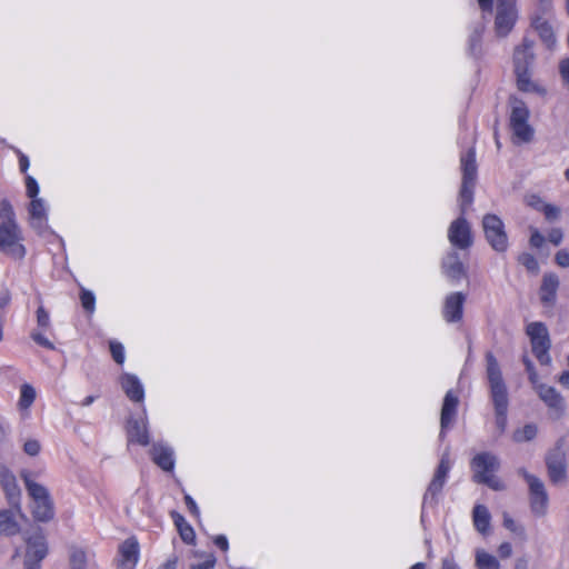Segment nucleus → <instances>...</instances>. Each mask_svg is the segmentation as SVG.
<instances>
[{"label": "nucleus", "instance_id": "38", "mask_svg": "<svg viewBox=\"0 0 569 569\" xmlns=\"http://www.w3.org/2000/svg\"><path fill=\"white\" fill-rule=\"evenodd\" d=\"M507 412L508 410H495V423L498 435H502L507 428Z\"/></svg>", "mask_w": 569, "mask_h": 569}, {"label": "nucleus", "instance_id": "56", "mask_svg": "<svg viewBox=\"0 0 569 569\" xmlns=\"http://www.w3.org/2000/svg\"><path fill=\"white\" fill-rule=\"evenodd\" d=\"M214 545L220 548L222 551H227L229 548L228 540L226 536L219 535L214 538Z\"/></svg>", "mask_w": 569, "mask_h": 569}, {"label": "nucleus", "instance_id": "31", "mask_svg": "<svg viewBox=\"0 0 569 569\" xmlns=\"http://www.w3.org/2000/svg\"><path fill=\"white\" fill-rule=\"evenodd\" d=\"M538 432V428L533 423H528L522 428L513 431L512 439L515 442H526L532 440Z\"/></svg>", "mask_w": 569, "mask_h": 569}, {"label": "nucleus", "instance_id": "28", "mask_svg": "<svg viewBox=\"0 0 569 569\" xmlns=\"http://www.w3.org/2000/svg\"><path fill=\"white\" fill-rule=\"evenodd\" d=\"M31 223L34 228H42L46 220L44 201L40 198H32L29 207Z\"/></svg>", "mask_w": 569, "mask_h": 569}, {"label": "nucleus", "instance_id": "19", "mask_svg": "<svg viewBox=\"0 0 569 569\" xmlns=\"http://www.w3.org/2000/svg\"><path fill=\"white\" fill-rule=\"evenodd\" d=\"M458 397L452 391H448L445 396L441 415H440V438L445 437V429L452 425L457 415Z\"/></svg>", "mask_w": 569, "mask_h": 569}, {"label": "nucleus", "instance_id": "46", "mask_svg": "<svg viewBox=\"0 0 569 569\" xmlns=\"http://www.w3.org/2000/svg\"><path fill=\"white\" fill-rule=\"evenodd\" d=\"M526 202L528 206H530L531 208H533L535 210L540 211V212H542V208L546 207V204H547V202H545L537 194L528 196L526 199Z\"/></svg>", "mask_w": 569, "mask_h": 569}, {"label": "nucleus", "instance_id": "33", "mask_svg": "<svg viewBox=\"0 0 569 569\" xmlns=\"http://www.w3.org/2000/svg\"><path fill=\"white\" fill-rule=\"evenodd\" d=\"M36 399V390L30 385H22L19 406L21 409H28Z\"/></svg>", "mask_w": 569, "mask_h": 569}, {"label": "nucleus", "instance_id": "4", "mask_svg": "<svg viewBox=\"0 0 569 569\" xmlns=\"http://www.w3.org/2000/svg\"><path fill=\"white\" fill-rule=\"evenodd\" d=\"M487 378L495 410H508L509 398L499 363L491 352L486 355Z\"/></svg>", "mask_w": 569, "mask_h": 569}, {"label": "nucleus", "instance_id": "20", "mask_svg": "<svg viewBox=\"0 0 569 569\" xmlns=\"http://www.w3.org/2000/svg\"><path fill=\"white\" fill-rule=\"evenodd\" d=\"M559 278L556 273H545L542 277L539 296L545 306H553L559 288Z\"/></svg>", "mask_w": 569, "mask_h": 569}, {"label": "nucleus", "instance_id": "39", "mask_svg": "<svg viewBox=\"0 0 569 569\" xmlns=\"http://www.w3.org/2000/svg\"><path fill=\"white\" fill-rule=\"evenodd\" d=\"M71 569H84L86 553L82 550H76L70 557Z\"/></svg>", "mask_w": 569, "mask_h": 569}, {"label": "nucleus", "instance_id": "6", "mask_svg": "<svg viewBox=\"0 0 569 569\" xmlns=\"http://www.w3.org/2000/svg\"><path fill=\"white\" fill-rule=\"evenodd\" d=\"M527 335L531 340L532 352L541 366H549L551 358L549 356L550 339L548 329L542 322H531L527 326Z\"/></svg>", "mask_w": 569, "mask_h": 569}, {"label": "nucleus", "instance_id": "10", "mask_svg": "<svg viewBox=\"0 0 569 569\" xmlns=\"http://www.w3.org/2000/svg\"><path fill=\"white\" fill-rule=\"evenodd\" d=\"M0 251L13 259H22L24 247L20 243L17 224L0 223Z\"/></svg>", "mask_w": 569, "mask_h": 569}, {"label": "nucleus", "instance_id": "32", "mask_svg": "<svg viewBox=\"0 0 569 569\" xmlns=\"http://www.w3.org/2000/svg\"><path fill=\"white\" fill-rule=\"evenodd\" d=\"M517 76L518 88L521 91L530 92L536 90V84L531 82L529 70H515Z\"/></svg>", "mask_w": 569, "mask_h": 569}, {"label": "nucleus", "instance_id": "17", "mask_svg": "<svg viewBox=\"0 0 569 569\" xmlns=\"http://www.w3.org/2000/svg\"><path fill=\"white\" fill-rule=\"evenodd\" d=\"M0 485L9 499L10 505L20 511V489L14 475L6 467H0Z\"/></svg>", "mask_w": 569, "mask_h": 569}, {"label": "nucleus", "instance_id": "14", "mask_svg": "<svg viewBox=\"0 0 569 569\" xmlns=\"http://www.w3.org/2000/svg\"><path fill=\"white\" fill-rule=\"evenodd\" d=\"M466 296L462 292L448 295L443 302L442 316L447 322H458L462 319Z\"/></svg>", "mask_w": 569, "mask_h": 569}, {"label": "nucleus", "instance_id": "45", "mask_svg": "<svg viewBox=\"0 0 569 569\" xmlns=\"http://www.w3.org/2000/svg\"><path fill=\"white\" fill-rule=\"evenodd\" d=\"M40 442L36 439H29L24 442L23 450L29 456H37L40 452Z\"/></svg>", "mask_w": 569, "mask_h": 569}, {"label": "nucleus", "instance_id": "59", "mask_svg": "<svg viewBox=\"0 0 569 569\" xmlns=\"http://www.w3.org/2000/svg\"><path fill=\"white\" fill-rule=\"evenodd\" d=\"M441 569H460L455 562L452 557H447L442 560Z\"/></svg>", "mask_w": 569, "mask_h": 569}, {"label": "nucleus", "instance_id": "23", "mask_svg": "<svg viewBox=\"0 0 569 569\" xmlns=\"http://www.w3.org/2000/svg\"><path fill=\"white\" fill-rule=\"evenodd\" d=\"M121 387L130 400L136 402L143 400V387L136 376L129 373L123 375L121 377Z\"/></svg>", "mask_w": 569, "mask_h": 569}, {"label": "nucleus", "instance_id": "18", "mask_svg": "<svg viewBox=\"0 0 569 569\" xmlns=\"http://www.w3.org/2000/svg\"><path fill=\"white\" fill-rule=\"evenodd\" d=\"M535 41L525 37L522 43L516 47L513 52L515 70H529L535 60Z\"/></svg>", "mask_w": 569, "mask_h": 569}, {"label": "nucleus", "instance_id": "55", "mask_svg": "<svg viewBox=\"0 0 569 569\" xmlns=\"http://www.w3.org/2000/svg\"><path fill=\"white\" fill-rule=\"evenodd\" d=\"M498 552L501 558H509L512 552L511 545L509 542L501 543L499 546Z\"/></svg>", "mask_w": 569, "mask_h": 569}, {"label": "nucleus", "instance_id": "30", "mask_svg": "<svg viewBox=\"0 0 569 569\" xmlns=\"http://www.w3.org/2000/svg\"><path fill=\"white\" fill-rule=\"evenodd\" d=\"M476 566L478 569H499L500 568V563L496 559V557L483 551V550L477 551Z\"/></svg>", "mask_w": 569, "mask_h": 569}, {"label": "nucleus", "instance_id": "50", "mask_svg": "<svg viewBox=\"0 0 569 569\" xmlns=\"http://www.w3.org/2000/svg\"><path fill=\"white\" fill-rule=\"evenodd\" d=\"M529 242L532 247L540 248L545 242V238L537 229H535L532 230Z\"/></svg>", "mask_w": 569, "mask_h": 569}, {"label": "nucleus", "instance_id": "22", "mask_svg": "<svg viewBox=\"0 0 569 569\" xmlns=\"http://www.w3.org/2000/svg\"><path fill=\"white\" fill-rule=\"evenodd\" d=\"M537 395L550 409L562 412L565 410L563 398L556 388L543 385L537 387Z\"/></svg>", "mask_w": 569, "mask_h": 569}, {"label": "nucleus", "instance_id": "9", "mask_svg": "<svg viewBox=\"0 0 569 569\" xmlns=\"http://www.w3.org/2000/svg\"><path fill=\"white\" fill-rule=\"evenodd\" d=\"M450 468L451 463L449 459V452L446 451L441 456L439 465L423 496V506L428 503L435 506L437 503V496L441 492L446 483Z\"/></svg>", "mask_w": 569, "mask_h": 569}, {"label": "nucleus", "instance_id": "15", "mask_svg": "<svg viewBox=\"0 0 569 569\" xmlns=\"http://www.w3.org/2000/svg\"><path fill=\"white\" fill-rule=\"evenodd\" d=\"M139 558V543L134 537L126 539L119 547V569H133Z\"/></svg>", "mask_w": 569, "mask_h": 569}, {"label": "nucleus", "instance_id": "60", "mask_svg": "<svg viewBox=\"0 0 569 569\" xmlns=\"http://www.w3.org/2000/svg\"><path fill=\"white\" fill-rule=\"evenodd\" d=\"M11 300L10 292L8 290H3L0 292V308H4L9 305Z\"/></svg>", "mask_w": 569, "mask_h": 569}, {"label": "nucleus", "instance_id": "63", "mask_svg": "<svg viewBox=\"0 0 569 569\" xmlns=\"http://www.w3.org/2000/svg\"><path fill=\"white\" fill-rule=\"evenodd\" d=\"M515 569H528V562L526 559L520 558L515 563Z\"/></svg>", "mask_w": 569, "mask_h": 569}, {"label": "nucleus", "instance_id": "13", "mask_svg": "<svg viewBox=\"0 0 569 569\" xmlns=\"http://www.w3.org/2000/svg\"><path fill=\"white\" fill-rule=\"evenodd\" d=\"M443 274L453 283L467 277V269L456 251H450L442 260Z\"/></svg>", "mask_w": 569, "mask_h": 569}, {"label": "nucleus", "instance_id": "37", "mask_svg": "<svg viewBox=\"0 0 569 569\" xmlns=\"http://www.w3.org/2000/svg\"><path fill=\"white\" fill-rule=\"evenodd\" d=\"M80 300L83 309L90 313L94 311L96 299L91 291L82 289Z\"/></svg>", "mask_w": 569, "mask_h": 569}, {"label": "nucleus", "instance_id": "25", "mask_svg": "<svg viewBox=\"0 0 569 569\" xmlns=\"http://www.w3.org/2000/svg\"><path fill=\"white\" fill-rule=\"evenodd\" d=\"M128 436L130 441H136L141 446L149 443V433L147 422L143 420H133L129 422Z\"/></svg>", "mask_w": 569, "mask_h": 569}, {"label": "nucleus", "instance_id": "3", "mask_svg": "<svg viewBox=\"0 0 569 569\" xmlns=\"http://www.w3.org/2000/svg\"><path fill=\"white\" fill-rule=\"evenodd\" d=\"M29 496L32 498V515L37 521L48 522L54 517L53 501L47 488L22 473Z\"/></svg>", "mask_w": 569, "mask_h": 569}, {"label": "nucleus", "instance_id": "57", "mask_svg": "<svg viewBox=\"0 0 569 569\" xmlns=\"http://www.w3.org/2000/svg\"><path fill=\"white\" fill-rule=\"evenodd\" d=\"M528 376H529V381L531 382L532 388L535 389V391H537V387L538 386H543L545 385V383L539 382L538 373H537L536 370L529 371Z\"/></svg>", "mask_w": 569, "mask_h": 569}, {"label": "nucleus", "instance_id": "51", "mask_svg": "<svg viewBox=\"0 0 569 569\" xmlns=\"http://www.w3.org/2000/svg\"><path fill=\"white\" fill-rule=\"evenodd\" d=\"M563 238L562 231L560 229H552L548 234V240L553 243L555 246H558L561 243Z\"/></svg>", "mask_w": 569, "mask_h": 569}, {"label": "nucleus", "instance_id": "12", "mask_svg": "<svg viewBox=\"0 0 569 569\" xmlns=\"http://www.w3.org/2000/svg\"><path fill=\"white\" fill-rule=\"evenodd\" d=\"M48 552L44 537L36 535L27 539V551L24 556L26 569H40V562L46 558Z\"/></svg>", "mask_w": 569, "mask_h": 569}, {"label": "nucleus", "instance_id": "2", "mask_svg": "<svg viewBox=\"0 0 569 569\" xmlns=\"http://www.w3.org/2000/svg\"><path fill=\"white\" fill-rule=\"evenodd\" d=\"M499 459L495 455L489 452L478 453L471 461L473 481L487 485L497 491L503 490V482L493 475L499 469Z\"/></svg>", "mask_w": 569, "mask_h": 569}, {"label": "nucleus", "instance_id": "5", "mask_svg": "<svg viewBox=\"0 0 569 569\" xmlns=\"http://www.w3.org/2000/svg\"><path fill=\"white\" fill-rule=\"evenodd\" d=\"M518 473L522 476L528 483L531 512L537 517L546 516L549 498L543 482L523 468L519 469Z\"/></svg>", "mask_w": 569, "mask_h": 569}, {"label": "nucleus", "instance_id": "11", "mask_svg": "<svg viewBox=\"0 0 569 569\" xmlns=\"http://www.w3.org/2000/svg\"><path fill=\"white\" fill-rule=\"evenodd\" d=\"M518 19L516 3H498L495 17V31L497 37L505 38L513 29Z\"/></svg>", "mask_w": 569, "mask_h": 569}, {"label": "nucleus", "instance_id": "53", "mask_svg": "<svg viewBox=\"0 0 569 569\" xmlns=\"http://www.w3.org/2000/svg\"><path fill=\"white\" fill-rule=\"evenodd\" d=\"M538 10L541 14L549 13L552 10V0H538Z\"/></svg>", "mask_w": 569, "mask_h": 569}, {"label": "nucleus", "instance_id": "35", "mask_svg": "<svg viewBox=\"0 0 569 569\" xmlns=\"http://www.w3.org/2000/svg\"><path fill=\"white\" fill-rule=\"evenodd\" d=\"M0 218L2 220L1 223L17 224L13 208L7 199L0 201Z\"/></svg>", "mask_w": 569, "mask_h": 569}, {"label": "nucleus", "instance_id": "43", "mask_svg": "<svg viewBox=\"0 0 569 569\" xmlns=\"http://www.w3.org/2000/svg\"><path fill=\"white\" fill-rule=\"evenodd\" d=\"M542 213L548 221H555L559 219L561 209L555 204L547 203L546 207L542 208Z\"/></svg>", "mask_w": 569, "mask_h": 569}, {"label": "nucleus", "instance_id": "16", "mask_svg": "<svg viewBox=\"0 0 569 569\" xmlns=\"http://www.w3.org/2000/svg\"><path fill=\"white\" fill-rule=\"evenodd\" d=\"M548 477L553 485L562 486L567 482L565 458L560 453H550L546 458Z\"/></svg>", "mask_w": 569, "mask_h": 569}, {"label": "nucleus", "instance_id": "47", "mask_svg": "<svg viewBox=\"0 0 569 569\" xmlns=\"http://www.w3.org/2000/svg\"><path fill=\"white\" fill-rule=\"evenodd\" d=\"M26 189L29 198H36L39 192L38 183L31 176H27L26 178Z\"/></svg>", "mask_w": 569, "mask_h": 569}, {"label": "nucleus", "instance_id": "24", "mask_svg": "<svg viewBox=\"0 0 569 569\" xmlns=\"http://www.w3.org/2000/svg\"><path fill=\"white\" fill-rule=\"evenodd\" d=\"M531 26L538 32L541 41L549 48L552 49L557 42L555 32L550 23L545 20L540 14L532 18Z\"/></svg>", "mask_w": 569, "mask_h": 569}, {"label": "nucleus", "instance_id": "26", "mask_svg": "<svg viewBox=\"0 0 569 569\" xmlns=\"http://www.w3.org/2000/svg\"><path fill=\"white\" fill-rule=\"evenodd\" d=\"M20 526L16 521L12 512L10 510H1L0 511V535L1 536H14L19 533Z\"/></svg>", "mask_w": 569, "mask_h": 569}, {"label": "nucleus", "instance_id": "48", "mask_svg": "<svg viewBox=\"0 0 569 569\" xmlns=\"http://www.w3.org/2000/svg\"><path fill=\"white\" fill-rule=\"evenodd\" d=\"M555 260L562 268L569 267V251L565 249L559 250L555 256Z\"/></svg>", "mask_w": 569, "mask_h": 569}, {"label": "nucleus", "instance_id": "62", "mask_svg": "<svg viewBox=\"0 0 569 569\" xmlns=\"http://www.w3.org/2000/svg\"><path fill=\"white\" fill-rule=\"evenodd\" d=\"M158 569H177V560L169 559L162 566H160Z\"/></svg>", "mask_w": 569, "mask_h": 569}, {"label": "nucleus", "instance_id": "64", "mask_svg": "<svg viewBox=\"0 0 569 569\" xmlns=\"http://www.w3.org/2000/svg\"><path fill=\"white\" fill-rule=\"evenodd\" d=\"M559 382L563 386L569 385V371H563L559 377Z\"/></svg>", "mask_w": 569, "mask_h": 569}, {"label": "nucleus", "instance_id": "58", "mask_svg": "<svg viewBox=\"0 0 569 569\" xmlns=\"http://www.w3.org/2000/svg\"><path fill=\"white\" fill-rule=\"evenodd\" d=\"M19 166H20V170L21 172H27L28 168H29V159L26 154L19 152Z\"/></svg>", "mask_w": 569, "mask_h": 569}, {"label": "nucleus", "instance_id": "42", "mask_svg": "<svg viewBox=\"0 0 569 569\" xmlns=\"http://www.w3.org/2000/svg\"><path fill=\"white\" fill-rule=\"evenodd\" d=\"M502 517L505 528L520 536L525 533L523 527L518 526L508 512H503Z\"/></svg>", "mask_w": 569, "mask_h": 569}, {"label": "nucleus", "instance_id": "61", "mask_svg": "<svg viewBox=\"0 0 569 569\" xmlns=\"http://www.w3.org/2000/svg\"><path fill=\"white\" fill-rule=\"evenodd\" d=\"M477 1H478V4H479V8L482 11H487V12H491L492 11L493 0H477Z\"/></svg>", "mask_w": 569, "mask_h": 569}, {"label": "nucleus", "instance_id": "1", "mask_svg": "<svg viewBox=\"0 0 569 569\" xmlns=\"http://www.w3.org/2000/svg\"><path fill=\"white\" fill-rule=\"evenodd\" d=\"M460 163L462 171V182L459 192L461 217L450 223L448 239L453 247L466 250L472 244L470 224L463 216L473 201V190L477 181L478 167L473 148L461 154Z\"/></svg>", "mask_w": 569, "mask_h": 569}, {"label": "nucleus", "instance_id": "36", "mask_svg": "<svg viewBox=\"0 0 569 569\" xmlns=\"http://www.w3.org/2000/svg\"><path fill=\"white\" fill-rule=\"evenodd\" d=\"M518 261L530 272L537 273L539 271L538 261L531 253H521L518 258Z\"/></svg>", "mask_w": 569, "mask_h": 569}, {"label": "nucleus", "instance_id": "29", "mask_svg": "<svg viewBox=\"0 0 569 569\" xmlns=\"http://www.w3.org/2000/svg\"><path fill=\"white\" fill-rule=\"evenodd\" d=\"M472 518L475 527L479 532L486 533L489 530L491 516L487 507L482 505L475 506Z\"/></svg>", "mask_w": 569, "mask_h": 569}, {"label": "nucleus", "instance_id": "40", "mask_svg": "<svg viewBox=\"0 0 569 569\" xmlns=\"http://www.w3.org/2000/svg\"><path fill=\"white\" fill-rule=\"evenodd\" d=\"M31 338L36 343H38L39 346H41L43 348H47L49 350L54 349V345L51 341H49V339L47 337L43 336L41 330H33L31 332Z\"/></svg>", "mask_w": 569, "mask_h": 569}, {"label": "nucleus", "instance_id": "21", "mask_svg": "<svg viewBox=\"0 0 569 569\" xmlns=\"http://www.w3.org/2000/svg\"><path fill=\"white\" fill-rule=\"evenodd\" d=\"M152 461L164 471H171L174 466L173 450L163 445L154 443L150 450Z\"/></svg>", "mask_w": 569, "mask_h": 569}, {"label": "nucleus", "instance_id": "49", "mask_svg": "<svg viewBox=\"0 0 569 569\" xmlns=\"http://www.w3.org/2000/svg\"><path fill=\"white\" fill-rule=\"evenodd\" d=\"M559 72L565 83L569 87V58L560 61Z\"/></svg>", "mask_w": 569, "mask_h": 569}, {"label": "nucleus", "instance_id": "44", "mask_svg": "<svg viewBox=\"0 0 569 569\" xmlns=\"http://www.w3.org/2000/svg\"><path fill=\"white\" fill-rule=\"evenodd\" d=\"M110 352L112 355V358L113 360L121 365L124 360V355H123V346L119 342H110Z\"/></svg>", "mask_w": 569, "mask_h": 569}, {"label": "nucleus", "instance_id": "41", "mask_svg": "<svg viewBox=\"0 0 569 569\" xmlns=\"http://www.w3.org/2000/svg\"><path fill=\"white\" fill-rule=\"evenodd\" d=\"M37 323H38V330H46L50 327V318L47 310L41 306L37 310Z\"/></svg>", "mask_w": 569, "mask_h": 569}, {"label": "nucleus", "instance_id": "27", "mask_svg": "<svg viewBox=\"0 0 569 569\" xmlns=\"http://www.w3.org/2000/svg\"><path fill=\"white\" fill-rule=\"evenodd\" d=\"M171 517H172L173 522L179 531L181 539L186 543H189V545L193 543L194 538H196L194 531H193L192 527L186 521L183 516H181L177 511H172Z\"/></svg>", "mask_w": 569, "mask_h": 569}, {"label": "nucleus", "instance_id": "52", "mask_svg": "<svg viewBox=\"0 0 569 569\" xmlns=\"http://www.w3.org/2000/svg\"><path fill=\"white\" fill-rule=\"evenodd\" d=\"M184 502H186V506L189 509V511L193 516L198 517L199 516V509H198L197 503L194 502V500L191 498V496L186 495L184 496Z\"/></svg>", "mask_w": 569, "mask_h": 569}, {"label": "nucleus", "instance_id": "54", "mask_svg": "<svg viewBox=\"0 0 569 569\" xmlns=\"http://www.w3.org/2000/svg\"><path fill=\"white\" fill-rule=\"evenodd\" d=\"M216 565V559L210 557L202 563L192 565L190 569H213Z\"/></svg>", "mask_w": 569, "mask_h": 569}, {"label": "nucleus", "instance_id": "7", "mask_svg": "<svg viewBox=\"0 0 569 569\" xmlns=\"http://www.w3.org/2000/svg\"><path fill=\"white\" fill-rule=\"evenodd\" d=\"M510 127L513 134L523 142L531 140L533 130L528 123L529 110L525 102L516 98L511 99Z\"/></svg>", "mask_w": 569, "mask_h": 569}, {"label": "nucleus", "instance_id": "34", "mask_svg": "<svg viewBox=\"0 0 569 569\" xmlns=\"http://www.w3.org/2000/svg\"><path fill=\"white\" fill-rule=\"evenodd\" d=\"M482 30L476 29L469 37V53L473 57L481 56Z\"/></svg>", "mask_w": 569, "mask_h": 569}, {"label": "nucleus", "instance_id": "8", "mask_svg": "<svg viewBox=\"0 0 569 569\" xmlns=\"http://www.w3.org/2000/svg\"><path fill=\"white\" fill-rule=\"evenodd\" d=\"M485 236L491 248L503 252L508 248V237L502 220L496 214H486L482 219Z\"/></svg>", "mask_w": 569, "mask_h": 569}]
</instances>
